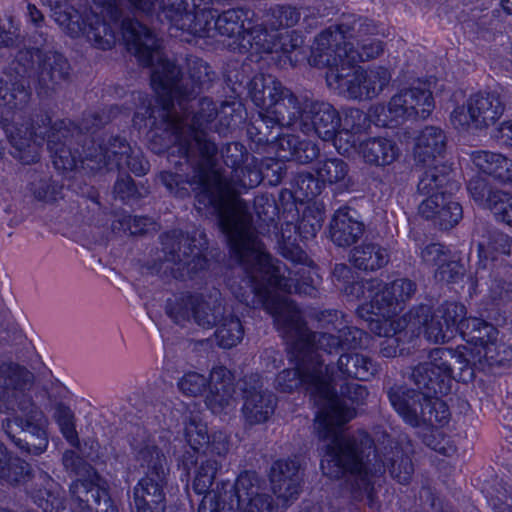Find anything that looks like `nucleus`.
I'll return each mask as SVG.
<instances>
[{
    "mask_svg": "<svg viewBox=\"0 0 512 512\" xmlns=\"http://www.w3.org/2000/svg\"><path fill=\"white\" fill-rule=\"evenodd\" d=\"M376 311L377 309L373 308L372 311H369V317H365L360 314L359 307L357 308L358 316L368 322V327L374 334L382 337H392L399 329V323L395 327L396 323L392 320L393 317L378 315Z\"/></svg>",
    "mask_w": 512,
    "mask_h": 512,
    "instance_id": "e2e57ef3",
    "label": "nucleus"
},
{
    "mask_svg": "<svg viewBox=\"0 0 512 512\" xmlns=\"http://www.w3.org/2000/svg\"><path fill=\"white\" fill-rule=\"evenodd\" d=\"M286 87L272 75H256L249 83V95L253 103L267 114Z\"/></svg>",
    "mask_w": 512,
    "mask_h": 512,
    "instance_id": "c9c22d12",
    "label": "nucleus"
},
{
    "mask_svg": "<svg viewBox=\"0 0 512 512\" xmlns=\"http://www.w3.org/2000/svg\"><path fill=\"white\" fill-rule=\"evenodd\" d=\"M451 352L432 349L428 361L410 367L405 377L417 388L394 385L387 394L391 405L412 427L442 426L448 422L446 404L438 399L447 395L455 376L449 367Z\"/></svg>",
    "mask_w": 512,
    "mask_h": 512,
    "instance_id": "423d86ee",
    "label": "nucleus"
},
{
    "mask_svg": "<svg viewBox=\"0 0 512 512\" xmlns=\"http://www.w3.org/2000/svg\"><path fill=\"white\" fill-rule=\"evenodd\" d=\"M198 304L194 311V321L199 326L211 328L217 324L222 315L226 312L218 298V293L210 295L208 299H204L202 295H198Z\"/></svg>",
    "mask_w": 512,
    "mask_h": 512,
    "instance_id": "49530a36",
    "label": "nucleus"
},
{
    "mask_svg": "<svg viewBox=\"0 0 512 512\" xmlns=\"http://www.w3.org/2000/svg\"><path fill=\"white\" fill-rule=\"evenodd\" d=\"M232 489L234 509L240 512H283L266 492L265 480L254 471L242 472Z\"/></svg>",
    "mask_w": 512,
    "mask_h": 512,
    "instance_id": "a211bd4d",
    "label": "nucleus"
},
{
    "mask_svg": "<svg viewBox=\"0 0 512 512\" xmlns=\"http://www.w3.org/2000/svg\"><path fill=\"white\" fill-rule=\"evenodd\" d=\"M479 266L476 271L478 285L486 286V296L495 304L512 299V265L492 264L488 277Z\"/></svg>",
    "mask_w": 512,
    "mask_h": 512,
    "instance_id": "c756f323",
    "label": "nucleus"
},
{
    "mask_svg": "<svg viewBox=\"0 0 512 512\" xmlns=\"http://www.w3.org/2000/svg\"><path fill=\"white\" fill-rule=\"evenodd\" d=\"M276 43L278 44V52L287 55L290 61H299V55L305 57V52L303 51L304 40L295 31L281 35L276 40Z\"/></svg>",
    "mask_w": 512,
    "mask_h": 512,
    "instance_id": "774afa93",
    "label": "nucleus"
},
{
    "mask_svg": "<svg viewBox=\"0 0 512 512\" xmlns=\"http://www.w3.org/2000/svg\"><path fill=\"white\" fill-rule=\"evenodd\" d=\"M198 301V295L187 294L176 297L167 302L166 313L176 324L184 325L194 317Z\"/></svg>",
    "mask_w": 512,
    "mask_h": 512,
    "instance_id": "603ef678",
    "label": "nucleus"
},
{
    "mask_svg": "<svg viewBox=\"0 0 512 512\" xmlns=\"http://www.w3.org/2000/svg\"><path fill=\"white\" fill-rule=\"evenodd\" d=\"M121 27L127 50L141 65L153 67L151 85L159 103L171 98L180 110L186 111L200 92L210 85L213 72L202 59L188 58L187 71L181 74L178 67L163 56L160 40L147 26L138 20L126 18Z\"/></svg>",
    "mask_w": 512,
    "mask_h": 512,
    "instance_id": "39448f33",
    "label": "nucleus"
},
{
    "mask_svg": "<svg viewBox=\"0 0 512 512\" xmlns=\"http://www.w3.org/2000/svg\"><path fill=\"white\" fill-rule=\"evenodd\" d=\"M310 122H303L301 130L310 135L316 134L323 141L336 140L341 137V117L339 112L327 102H313L309 111Z\"/></svg>",
    "mask_w": 512,
    "mask_h": 512,
    "instance_id": "a878e982",
    "label": "nucleus"
},
{
    "mask_svg": "<svg viewBox=\"0 0 512 512\" xmlns=\"http://www.w3.org/2000/svg\"><path fill=\"white\" fill-rule=\"evenodd\" d=\"M33 375L15 363H0L1 430L22 452L41 455L48 447V435L42 412L29 395Z\"/></svg>",
    "mask_w": 512,
    "mask_h": 512,
    "instance_id": "6e6552de",
    "label": "nucleus"
},
{
    "mask_svg": "<svg viewBox=\"0 0 512 512\" xmlns=\"http://www.w3.org/2000/svg\"><path fill=\"white\" fill-rule=\"evenodd\" d=\"M350 294L371 298L369 303L359 306L362 316L369 317V311L376 308V313L385 317H394L400 313L406 302L410 301L417 291V284L408 278H399L383 285L378 279L355 282L350 287Z\"/></svg>",
    "mask_w": 512,
    "mask_h": 512,
    "instance_id": "ddd939ff",
    "label": "nucleus"
},
{
    "mask_svg": "<svg viewBox=\"0 0 512 512\" xmlns=\"http://www.w3.org/2000/svg\"><path fill=\"white\" fill-rule=\"evenodd\" d=\"M122 0H93L94 6L85 15L83 24L85 36L94 47L102 50L111 49L116 42V29L122 15L119 3ZM139 12H148L153 8L149 0H126Z\"/></svg>",
    "mask_w": 512,
    "mask_h": 512,
    "instance_id": "4468645a",
    "label": "nucleus"
},
{
    "mask_svg": "<svg viewBox=\"0 0 512 512\" xmlns=\"http://www.w3.org/2000/svg\"><path fill=\"white\" fill-rule=\"evenodd\" d=\"M349 172L348 163L341 158H328L321 161L316 169L318 179L323 184L337 185L340 189L353 186Z\"/></svg>",
    "mask_w": 512,
    "mask_h": 512,
    "instance_id": "c03bdc74",
    "label": "nucleus"
},
{
    "mask_svg": "<svg viewBox=\"0 0 512 512\" xmlns=\"http://www.w3.org/2000/svg\"><path fill=\"white\" fill-rule=\"evenodd\" d=\"M504 111L505 103L498 92L480 91L452 112L451 121L457 127L473 125L476 129H483L494 125Z\"/></svg>",
    "mask_w": 512,
    "mask_h": 512,
    "instance_id": "dca6fc26",
    "label": "nucleus"
},
{
    "mask_svg": "<svg viewBox=\"0 0 512 512\" xmlns=\"http://www.w3.org/2000/svg\"><path fill=\"white\" fill-rule=\"evenodd\" d=\"M383 52L382 42L367 36L354 45L353 42H345L343 47H338L340 64L356 65L358 62L368 61L378 57Z\"/></svg>",
    "mask_w": 512,
    "mask_h": 512,
    "instance_id": "79ce46f5",
    "label": "nucleus"
},
{
    "mask_svg": "<svg viewBox=\"0 0 512 512\" xmlns=\"http://www.w3.org/2000/svg\"><path fill=\"white\" fill-rule=\"evenodd\" d=\"M161 243L160 269L169 271L173 278L186 280L206 268L207 259L202 253L207 245L204 233L189 236L173 230L161 237Z\"/></svg>",
    "mask_w": 512,
    "mask_h": 512,
    "instance_id": "9d476101",
    "label": "nucleus"
},
{
    "mask_svg": "<svg viewBox=\"0 0 512 512\" xmlns=\"http://www.w3.org/2000/svg\"><path fill=\"white\" fill-rule=\"evenodd\" d=\"M389 261L388 249L374 242L364 241L350 252L351 264L363 271H377L386 266Z\"/></svg>",
    "mask_w": 512,
    "mask_h": 512,
    "instance_id": "4c0bfd02",
    "label": "nucleus"
},
{
    "mask_svg": "<svg viewBox=\"0 0 512 512\" xmlns=\"http://www.w3.org/2000/svg\"><path fill=\"white\" fill-rule=\"evenodd\" d=\"M212 19L207 21L203 33H195L194 36L214 37L216 34L228 38H237L245 41V21L248 14L243 9H228L221 14L218 11H208Z\"/></svg>",
    "mask_w": 512,
    "mask_h": 512,
    "instance_id": "c85d7f7f",
    "label": "nucleus"
},
{
    "mask_svg": "<svg viewBox=\"0 0 512 512\" xmlns=\"http://www.w3.org/2000/svg\"><path fill=\"white\" fill-rule=\"evenodd\" d=\"M234 386H217L209 388L206 396V405L215 414L222 413L227 408L234 406Z\"/></svg>",
    "mask_w": 512,
    "mask_h": 512,
    "instance_id": "052dcab7",
    "label": "nucleus"
},
{
    "mask_svg": "<svg viewBox=\"0 0 512 512\" xmlns=\"http://www.w3.org/2000/svg\"><path fill=\"white\" fill-rule=\"evenodd\" d=\"M195 475L192 483L193 490L197 494H208L214 483L217 472L221 468V462L214 458H203L195 465Z\"/></svg>",
    "mask_w": 512,
    "mask_h": 512,
    "instance_id": "8fccbe9b",
    "label": "nucleus"
},
{
    "mask_svg": "<svg viewBox=\"0 0 512 512\" xmlns=\"http://www.w3.org/2000/svg\"><path fill=\"white\" fill-rule=\"evenodd\" d=\"M136 461L146 469L145 476L154 478H166L165 456L156 446H145L141 448L136 455Z\"/></svg>",
    "mask_w": 512,
    "mask_h": 512,
    "instance_id": "3c124183",
    "label": "nucleus"
},
{
    "mask_svg": "<svg viewBox=\"0 0 512 512\" xmlns=\"http://www.w3.org/2000/svg\"><path fill=\"white\" fill-rule=\"evenodd\" d=\"M441 207V210L432 219L434 224L443 230L453 228L463 217L462 206L457 201L449 200L446 205L442 204Z\"/></svg>",
    "mask_w": 512,
    "mask_h": 512,
    "instance_id": "338daca9",
    "label": "nucleus"
},
{
    "mask_svg": "<svg viewBox=\"0 0 512 512\" xmlns=\"http://www.w3.org/2000/svg\"><path fill=\"white\" fill-rule=\"evenodd\" d=\"M179 139L180 142L174 144L190 164L192 175L164 171L159 180L171 194L180 198L189 194L186 184L196 185L198 202L214 208L230 245L251 220L248 206L232 183L216 169L218 148L215 143L204 141L199 134L194 141Z\"/></svg>",
    "mask_w": 512,
    "mask_h": 512,
    "instance_id": "f03ea898",
    "label": "nucleus"
},
{
    "mask_svg": "<svg viewBox=\"0 0 512 512\" xmlns=\"http://www.w3.org/2000/svg\"><path fill=\"white\" fill-rule=\"evenodd\" d=\"M489 210L497 222L512 227V193L495 189L489 199Z\"/></svg>",
    "mask_w": 512,
    "mask_h": 512,
    "instance_id": "4d7b16f0",
    "label": "nucleus"
},
{
    "mask_svg": "<svg viewBox=\"0 0 512 512\" xmlns=\"http://www.w3.org/2000/svg\"><path fill=\"white\" fill-rule=\"evenodd\" d=\"M245 40L251 46H255L259 51L265 53H278V44L276 40L269 35L267 28L262 25L246 27Z\"/></svg>",
    "mask_w": 512,
    "mask_h": 512,
    "instance_id": "680f3d73",
    "label": "nucleus"
},
{
    "mask_svg": "<svg viewBox=\"0 0 512 512\" xmlns=\"http://www.w3.org/2000/svg\"><path fill=\"white\" fill-rule=\"evenodd\" d=\"M30 99L28 81L15 76L7 69L0 72V105L10 109L25 106Z\"/></svg>",
    "mask_w": 512,
    "mask_h": 512,
    "instance_id": "58836bf2",
    "label": "nucleus"
},
{
    "mask_svg": "<svg viewBox=\"0 0 512 512\" xmlns=\"http://www.w3.org/2000/svg\"><path fill=\"white\" fill-rule=\"evenodd\" d=\"M70 70L68 60L61 53L46 51L39 54V68L36 71L38 94L44 97L53 95L69 80Z\"/></svg>",
    "mask_w": 512,
    "mask_h": 512,
    "instance_id": "5701e85b",
    "label": "nucleus"
},
{
    "mask_svg": "<svg viewBox=\"0 0 512 512\" xmlns=\"http://www.w3.org/2000/svg\"><path fill=\"white\" fill-rule=\"evenodd\" d=\"M376 33L377 26L372 20L354 14H343L338 24L328 27L316 37L309 62L317 67L338 65L341 63L338 47H343L345 42L356 45Z\"/></svg>",
    "mask_w": 512,
    "mask_h": 512,
    "instance_id": "9b49d317",
    "label": "nucleus"
},
{
    "mask_svg": "<svg viewBox=\"0 0 512 512\" xmlns=\"http://www.w3.org/2000/svg\"><path fill=\"white\" fill-rule=\"evenodd\" d=\"M228 505L229 510H234L233 489L229 482H218L216 488L205 494L198 512H220Z\"/></svg>",
    "mask_w": 512,
    "mask_h": 512,
    "instance_id": "de8ad7c7",
    "label": "nucleus"
},
{
    "mask_svg": "<svg viewBox=\"0 0 512 512\" xmlns=\"http://www.w3.org/2000/svg\"><path fill=\"white\" fill-rule=\"evenodd\" d=\"M360 153L368 164L386 166L398 158L399 148L393 140L377 137L363 141Z\"/></svg>",
    "mask_w": 512,
    "mask_h": 512,
    "instance_id": "a19ab883",
    "label": "nucleus"
},
{
    "mask_svg": "<svg viewBox=\"0 0 512 512\" xmlns=\"http://www.w3.org/2000/svg\"><path fill=\"white\" fill-rule=\"evenodd\" d=\"M437 317H440L446 324V329L458 330L459 323L464 321L466 307L458 302L446 301L435 309Z\"/></svg>",
    "mask_w": 512,
    "mask_h": 512,
    "instance_id": "69168bd1",
    "label": "nucleus"
},
{
    "mask_svg": "<svg viewBox=\"0 0 512 512\" xmlns=\"http://www.w3.org/2000/svg\"><path fill=\"white\" fill-rule=\"evenodd\" d=\"M435 350H446L451 352L453 358L449 361V367L453 369L458 365L460 369L459 378L464 381H472L475 378V371L489 372L494 367H501L512 360V348L498 339H494L479 346L477 349L463 348H434Z\"/></svg>",
    "mask_w": 512,
    "mask_h": 512,
    "instance_id": "2eb2a0df",
    "label": "nucleus"
},
{
    "mask_svg": "<svg viewBox=\"0 0 512 512\" xmlns=\"http://www.w3.org/2000/svg\"><path fill=\"white\" fill-rule=\"evenodd\" d=\"M274 313V322L286 338L296 367L281 371L276 378L277 388L292 392L301 386L310 393L318 406L315 426L322 440L332 441L340 428L355 416V410L338 398L329 378L324 375L323 360L309 338L303 335V322L298 311L289 303L267 305Z\"/></svg>",
    "mask_w": 512,
    "mask_h": 512,
    "instance_id": "f257e3e1",
    "label": "nucleus"
},
{
    "mask_svg": "<svg viewBox=\"0 0 512 512\" xmlns=\"http://www.w3.org/2000/svg\"><path fill=\"white\" fill-rule=\"evenodd\" d=\"M131 146L125 138L110 136L101 141H91V145L78 157V169L86 173H96L103 169H122L123 161Z\"/></svg>",
    "mask_w": 512,
    "mask_h": 512,
    "instance_id": "f3484780",
    "label": "nucleus"
},
{
    "mask_svg": "<svg viewBox=\"0 0 512 512\" xmlns=\"http://www.w3.org/2000/svg\"><path fill=\"white\" fill-rule=\"evenodd\" d=\"M410 452L408 447H395L392 456L384 462L378 459L374 442L367 433L344 436L339 431L326 445L321 469L331 479H344L354 499L366 500L373 511H378L381 505L375 496L376 479L387 467L399 483H408L414 473Z\"/></svg>",
    "mask_w": 512,
    "mask_h": 512,
    "instance_id": "20e7f679",
    "label": "nucleus"
},
{
    "mask_svg": "<svg viewBox=\"0 0 512 512\" xmlns=\"http://www.w3.org/2000/svg\"><path fill=\"white\" fill-rule=\"evenodd\" d=\"M243 405L241 408L245 425L254 426L265 423L273 415L276 398L263 388L260 375H246L240 381Z\"/></svg>",
    "mask_w": 512,
    "mask_h": 512,
    "instance_id": "aec40b11",
    "label": "nucleus"
},
{
    "mask_svg": "<svg viewBox=\"0 0 512 512\" xmlns=\"http://www.w3.org/2000/svg\"><path fill=\"white\" fill-rule=\"evenodd\" d=\"M452 168L446 164L428 166L420 176L417 191L428 197L432 194H440L441 191H448L452 194L459 189V184L452 180Z\"/></svg>",
    "mask_w": 512,
    "mask_h": 512,
    "instance_id": "f704fd0d",
    "label": "nucleus"
},
{
    "mask_svg": "<svg viewBox=\"0 0 512 512\" xmlns=\"http://www.w3.org/2000/svg\"><path fill=\"white\" fill-rule=\"evenodd\" d=\"M209 436L206 424L196 417H190L185 423L184 438L191 451H185L180 462L187 472L198 463V456L209 442Z\"/></svg>",
    "mask_w": 512,
    "mask_h": 512,
    "instance_id": "e433bc0d",
    "label": "nucleus"
},
{
    "mask_svg": "<svg viewBox=\"0 0 512 512\" xmlns=\"http://www.w3.org/2000/svg\"><path fill=\"white\" fill-rule=\"evenodd\" d=\"M153 8L144 14H151L158 11L169 23V33L173 37H181L183 33L194 35L203 33L207 21L212 19L208 11L203 10L197 16H193L189 8V0H149Z\"/></svg>",
    "mask_w": 512,
    "mask_h": 512,
    "instance_id": "6ab92c4d",
    "label": "nucleus"
},
{
    "mask_svg": "<svg viewBox=\"0 0 512 512\" xmlns=\"http://www.w3.org/2000/svg\"><path fill=\"white\" fill-rule=\"evenodd\" d=\"M458 331L467 343L473 345L471 349L486 345L498 336V330L491 323L477 317H468L461 321Z\"/></svg>",
    "mask_w": 512,
    "mask_h": 512,
    "instance_id": "37998d69",
    "label": "nucleus"
},
{
    "mask_svg": "<svg viewBox=\"0 0 512 512\" xmlns=\"http://www.w3.org/2000/svg\"><path fill=\"white\" fill-rule=\"evenodd\" d=\"M214 332L216 344L223 349L237 346L244 337V327L238 316L224 313L216 324Z\"/></svg>",
    "mask_w": 512,
    "mask_h": 512,
    "instance_id": "a18cd8bd",
    "label": "nucleus"
},
{
    "mask_svg": "<svg viewBox=\"0 0 512 512\" xmlns=\"http://www.w3.org/2000/svg\"><path fill=\"white\" fill-rule=\"evenodd\" d=\"M303 335L309 338L317 352L321 350L327 354L338 353L340 349H356L362 346L366 333L357 327H343L338 329V336L328 332H313L303 322Z\"/></svg>",
    "mask_w": 512,
    "mask_h": 512,
    "instance_id": "bb28decb",
    "label": "nucleus"
},
{
    "mask_svg": "<svg viewBox=\"0 0 512 512\" xmlns=\"http://www.w3.org/2000/svg\"><path fill=\"white\" fill-rule=\"evenodd\" d=\"M326 82L338 94L354 100L377 97L391 80L390 71L383 66L367 69L350 64L326 66Z\"/></svg>",
    "mask_w": 512,
    "mask_h": 512,
    "instance_id": "f8f14e48",
    "label": "nucleus"
},
{
    "mask_svg": "<svg viewBox=\"0 0 512 512\" xmlns=\"http://www.w3.org/2000/svg\"><path fill=\"white\" fill-rule=\"evenodd\" d=\"M447 149V136L437 126H426L415 140L414 158L418 163L430 164L444 157Z\"/></svg>",
    "mask_w": 512,
    "mask_h": 512,
    "instance_id": "473e14b6",
    "label": "nucleus"
},
{
    "mask_svg": "<svg viewBox=\"0 0 512 512\" xmlns=\"http://www.w3.org/2000/svg\"><path fill=\"white\" fill-rule=\"evenodd\" d=\"M237 236L235 241L230 244L232 254L249 278L252 291L259 297L265 310L274 317V313L268 309L267 305L286 302L298 311L300 319H302L300 310L292 301L285 297H279L274 292L314 296L316 286L310 276H305L306 269L297 271L295 276L299 275L300 278H296L292 277L291 271H288L285 266H281L278 260L274 261L266 252L264 244L258 239L252 219Z\"/></svg>",
    "mask_w": 512,
    "mask_h": 512,
    "instance_id": "0eeeda50",
    "label": "nucleus"
},
{
    "mask_svg": "<svg viewBox=\"0 0 512 512\" xmlns=\"http://www.w3.org/2000/svg\"><path fill=\"white\" fill-rule=\"evenodd\" d=\"M324 375L329 378L332 385V377L352 378L360 381H369L380 371V365L370 356L359 352H345L340 354L335 363L323 365Z\"/></svg>",
    "mask_w": 512,
    "mask_h": 512,
    "instance_id": "b1692460",
    "label": "nucleus"
},
{
    "mask_svg": "<svg viewBox=\"0 0 512 512\" xmlns=\"http://www.w3.org/2000/svg\"><path fill=\"white\" fill-rule=\"evenodd\" d=\"M272 106L267 114L260 113L261 120L256 129L262 133V126L268 128V123L282 127H290L298 121L302 115V107L298 97L289 89L282 92L281 97Z\"/></svg>",
    "mask_w": 512,
    "mask_h": 512,
    "instance_id": "2f4dec72",
    "label": "nucleus"
},
{
    "mask_svg": "<svg viewBox=\"0 0 512 512\" xmlns=\"http://www.w3.org/2000/svg\"><path fill=\"white\" fill-rule=\"evenodd\" d=\"M165 485L166 478L143 477L133 489L134 504L139 505V509L144 512V506L147 505V500H149L152 504H155V512H165Z\"/></svg>",
    "mask_w": 512,
    "mask_h": 512,
    "instance_id": "ea45409f",
    "label": "nucleus"
},
{
    "mask_svg": "<svg viewBox=\"0 0 512 512\" xmlns=\"http://www.w3.org/2000/svg\"><path fill=\"white\" fill-rule=\"evenodd\" d=\"M39 54L43 51L38 48H25L17 52L14 61L8 67L15 76L21 77L23 81L30 77L35 71V64L39 68Z\"/></svg>",
    "mask_w": 512,
    "mask_h": 512,
    "instance_id": "6e6d98bb",
    "label": "nucleus"
},
{
    "mask_svg": "<svg viewBox=\"0 0 512 512\" xmlns=\"http://www.w3.org/2000/svg\"><path fill=\"white\" fill-rule=\"evenodd\" d=\"M432 92L422 86L402 89L388 103V113L395 122L427 118L434 109Z\"/></svg>",
    "mask_w": 512,
    "mask_h": 512,
    "instance_id": "412c9836",
    "label": "nucleus"
},
{
    "mask_svg": "<svg viewBox=\"0 0 512 512\" xmlns=\"http://www.w3.org/2000/svg\"><path fill=\"white\" fill-rule=\"evenodd\" d=\"M420 311L425 316L423 321L425 337L433 343H444L452 338L454 331L452 329H446L444 321L437 317L436 311H434L430 318H427L429 309L427 307H421Z\"/></svg>",
    "mask_w": 512,
    "mask_h": 512,
    "instance_id": "bf43d9fd",
    "label": "nucleus"
},
{
    "mask_svg": "<svg viewBox=\"0 0 512 512\" xmlns=\"http://www.w3.org/2000/svg\"><path fill=\"white\" fill-rule=\"evenodd\" d=\"M53 18L73 38L80 37L84 31L85 17L71 6L56 7L53 11Z\"/></svg>",
    "mask_w": 512,
    "mask_h": 512,
    "instance_id": "5fc2aeb1",
    "label": "nucleus"
},
{
    "mask_svg": "<svg viewBox=\"0 0 512 512\" xmlns=\"http://www.w3.org/2000/svg\"><path fill=\"white\" fill-rule=\"evenodd\" d=\"M365 225L351 214L348 207L335 211L330 224L329 236L339 247H350L363 236Z\"/></svg>",
    "mask_w": 512,
    "mask_h": 512,
    "instance_id": "7c9ffc66",
    "label": "nucleus"
},
{
    "mask_svg": "<svg viewBox=\"0 0 512 512\" xmlns=\"http://www.w3.org/2000/svg\"><path fill=\"white\" fill-rule=\"evenodd\" d=\"M265 17V24L271 30H279L296 25L301 13L294 7L278 5L270 8Z\"/></svg>",
    "mask_w": 512,
    "mask_h": 512,
    "instance_id": "13d9d810",
    "label": "nucleus"
},
{
    "mask_svg": "<svg viewBox=\"0 0 512 512\" xmlns=\"http://www.w3.org/2000/svg\"><path fill=\"white\" fill-rule=\"evenodd\" d=\"M269 479L273 494L286 509L301 492L303 474L299 461L296 459L275 461L270 468Z\"/></svg>",
    "mask_w": 512,
    "mask_h": 512,
    "instance_id": "4be33fe9",
    "label": "nucleus"
},
{
    "mask_svg": "<svg viewBox=\"0 0 512 512\" xmlns=\"http://www.w3.org/2000/svg\"><path fill=\"white\" fill-rule=\"evenodd\" d=\"M493 251L504 255H510L512 253V238L507 234L498 231L493 235L491 241L485 240L478 242L479 266H482V270H486L489 265L492 266V264H495L494 257L489 259V255Z\"/></svg>",
    "mask_w": 512,
    "mask_h": 512,
    "instance_id": "09e8293b",
    "label": "nucleus"
},
{
    "mask_svg": "<svg viewBox=\"0 0 512 512\" xmlns=\"http://www.w3.org/2000/svg\"><path fill=\"white\" fill-rule=\"evenodd\" d=\"M474 165L502 185L512 187V159L491 151H474Z\"/></svg>",
    "mask_w": 512,
    "mask_h": 512,
    "instance_id": "72a5a7b5",
    "label": "nucleus"
},
{
    "mask_svg": "<svg viewBox=\"0 0 512 512\" xmlns=\"http://www.w3.org/2000/svg\"><path fill=\"white\" fill-rule=\"evenodd\" d=\"M109 117L103 112H87L79 125L70 121H52L47 111H39L28 117L14 120L4 126V131L11 144L13 157L29 165L39 161L44 141L51 154L56 169L72 171L78 169L79 154L96 141L93 135Z\"/></svg>",
    "mask_w": 512,
    "mask_h": 512,
    "instance_id": "7ed1b4c3",
    "label": "nucleus"
},
{
    "mask_svg": "<svg viewBox=\"0 0 512 512\" xmlns=\"http://www.w3.org/2000/svg\"><path fill=\"white\" fill-rule=\"evenodd\" d=\"M323 222L324 215L320 210H305L297 226L299 236L305 240L313 239L321 230Z\"/></svg>",
    "mask_w": 512,
    "mask_h": 512,
    "instance_id": "0e129e2a",
    "label": "nucleus"
},
{
    "mask_svg": "<svg viewBox=\"0 0 512 512\" xmlns=\"http://www.w3.org/2000/svg\"><path fill=\"white\" fill-rule=\"evenodd\" d=\"M71 505L75 512H116L106 489L88 480L70 485Z\"/></svg>",
    "mask_w": 512,
    "mask_h": 512,
    "instance_id": "393cba45",
    "label": "nucleus"
},
{
    "mask_svg": "<svg viewBox=\"0 0 512 512\" xmlns=\"http://www.w3.org/2000/svg\"><path fill=\"white\" fill-rule=\"evenodd\" d=\"M32 470L29 463L19 457L9 456V461L0 468V481L15 486L32 480Z\"/></svg>",
    "mask_w": 512,
    "mask_h": 512,
    "instance_id": "864d4df0",
    "label": "nucleus"
},
{
    "mask_svg": "<svg viewBox=\"0 0 512 512\" xmlns=\"http://www.w3.org/2000/svg\"><path fill=\"white\" fill-rule=\"evenodd\" d=\"M27 492L44 512H61L65 509L64 492L61 486L45 471L33 474Z\"/></svg>",
    "mask_w": 512,
    "mask_h": 512,
    "instance_id": "cd10ccee",
    "label": "nucleus"
},
{
    "mask_svg": "<svg viewBox=\"0 0 512 512\" xmlns=\"http://www.w3.org/2000/svg\"><path fill=\"white\" fill-rule=\"evenodd\" d=\"M194 103L192 101L188 109L180 110L176 101H166L159 103L154 107H148L145 113L136 112L134 121L138 119L145 120V126H149L154 130H161L167 134L173 143H179L180 139L194 141L196 134L201 135L204 141L213 142L208 138L204 129L211 124L219 114L218 107L211 99L204 97L197 102L198 109L194 111Z\"/></svg>",
    "mask_w": 512,
    "mask_h": 512,
    "instance_id": "1a4fd4ad",
    "label": "nucleus"
}]
</instances>
